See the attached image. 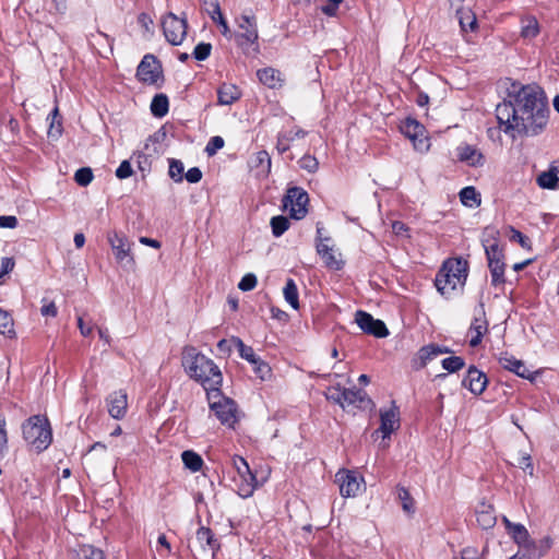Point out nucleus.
Listing matches in <instances>:
<instances>
[{
  "label": "nucleus",
  "instance_id": "nucleus-39",
  "mask_svg": "<svg viewBox=\"0 0 559 559\" xmlns=\"http://www.w3.org/2000/svg\"><path fill=\"white\" fill-rule=\"evenodd\" d=\"M457 15H459V22H460V26L462 28V31L464 32H467V31H475L476 27H477V19H476V15L469 11V10H459L457 11Z\"/></svg>",
  "mask_w": 559,
  "mask_h": 559
},
{
  "label": "nucleus",
  "instance_id": "nucleus-40",
  "mask_svg": "<svg viewBox=\"0 0 559 559\" xmlns=\"http://www.w3.org/2000/svg\"><path fill=\"white\" fill-rule=\"evenodd\" d=\"M231 341L234 345L237 347L241 358L246 359L250 364L257 362L259 356L255 355L251 346L245 345V343L239 337L236 336H233Z\"/></svg>",
  "mask_w": 559,
  "mask_h": 559
},
{
  "label": "nucleus",
  "instance_id": "nucleus-37",
  "mask_svg": "<svg viewBox=\"0 0 559 559\" xmlns=\"http://www.w3.org/2000/svg\"><path fill=\"white\" fill-rule=\"evenodd\" d=\"M285 300L292 306L293 309H299V294L298 288L293 278H288L283 289Z\"/></svg>",
  "mask_w": 559,
  "mask_h": 559
},
{
  "label": "nucleus",
  "instance_id": "nucleus-9",
  "mask_svg": "<svg viewBox=\"0 0 559 559\" xmlns=\"http://www.w3.org/2000/svg\"><path fill=\"white\" fill-rule=\"evenodd\" d=\"M107 240L112 249L117 262L123 266L132 267L134 265V258L131 253V243L129 239L121 233L109 231Z\"/></svg>",
  "mask_w": 559,
  "mask_h": 559
},
{
  "label": "nucleus",
  "instance_id": "nucleus-32",
  "mask_svg": "<svg viewBox=\"0 0 559 559\" xmlns=\"http://www.w3.org/2000/svg\"><path fill=\"white\" fill-rule=\"evenodd\" d=\"M241 96L240 91L234 84L223 83L217 90L218 105H231Z\"/></svg>",
  "mask_w": 559,
  "mask_h": 559
},
{
  "label": "nucleus",
  "instance_id": "nucleus-7",
  "mask_svg": "<svg viewBox=\"0 0 559 559\" xmlns=\"http://www.w3.org/2000/svg\"><path fill=\"white\" fill-rule=\"evenodd\" d=\"M308 203V193L300 187L289 188L283 199L284 209L289 212V216L294 219H301L307 215Z\"/></svg>",
  "mask_w": 559,
  "mask_h": 559
},
{
  "label": "nucleus",
  "instance_id": "nucleus-19",
  "mask_svg": "<svg viewBox=\"0 0 559 559\" xmlns=\"http://www.w3.org/2000/svg\"><path fill=\"white\" fill-rule=\"evenodd\" d=\"M457 159L471 167H479L485 163L483 153L475 146L462 143L456 147Z\"/></svg>",
  "mask_w": 559,
  "mask_h": 559
},
{
  "label": "nucleus",
  "instance_id": "nucleus-52",
  "mask_svg": "<svg viewBox=\"0 0 559 559\" xmlns=\"http://www.w3.org/2000/svg\"><path fill=\"white\" fill-rule=\"evenodd\" d=\"M298 164L301 169H304L310 174L316 173L319 168L318 159L314 156L309 155V154L304 155L299 159Z\"/></svg>",
  "mask_w": 559,
  "mask_h": 559
},
{
  "label": "nucleus",
  "instance_id": "nucleus-23",
  "mask_svg": "<svg viewBox=\"0 0 559 559\" xmlns=\"http://www.w3.org/2000/svg\"><path fill=\"white\" fill-rule=\"evenodd\" d=\"M108 413L115 419H121L127 412V393L123 390L115 391L106 399Z\"/></svg>",
  "mask_w": 559,
  "mask_h": 559
},
{
  "label": "nucleus",
  "instance_id": "nucleus-26",
  "mask_svg": "<svg viewBox=\"0 0 559 559\" xmlns=\"http://www.w3.org/2000/svg\"><path fill=\"white\" fill-rule=\"evenodd\" d=\"M476 521L483 530H490L496 525L497 518L492 506L480 503L476 511Z\"/></svg>",
  "mask_w": 559,
  "mask_h": 559
},
{
  "label": "nucleus",
  "instance_id": "nucleus-33",
  "mask_svg": "<svg viewBox=\"0 0 559 559\" xmlns=\"http://www.w3.org/2000/svg\"><path fill=\"white\" fill-rule=\"evenodd\" d=\"M197 540L203 549L207 547L213 552L219 549V543L211 528L201 526L197 531Z\"/></svg>",
  "mask_w": 559,
  "mask_h": 559
},
{
  "label": "nucleus",
  "instance_id": "nucleus-42",
  "mask_svg": "<svg viewBox=\"0 0 559 559\" xmlns=\"http://www.w3.org/2000/svg\"><path fill=\"white\" fill-rule=\"evenodd\" d=\"M74 559H105L104 552L90 545L79 548Z\"/></svg>",
  "mask_w": 559,
  "mask_h": 559
},
{
  "label": "nucleus",
  "instance_id": "nucleus-51",
  "mask_svg": "<svg viewBox=\"0 0 559 559\" xmlns=\"http://www.w3.org/2000/svg\"><path fill=\"white\" fill-rule=\"evenodd\" d=\"M253 367V371L258 378L261 380H266L271 377L272 370L269 364L263 361L260 357L257 359V362L251 364Z\"/></svg>",
  "mask_w": 559,
  "mask_h": 559
},
{
  "label": "nucleus",
  "instance_id": "nucleus-44",
  "mask_svg": "<svg viewBox=\"0 0 559 559\" xmlns=\"http://www.w3.org/2000/svg\"><path fill=\"white\" fill-rule=\"evenodd\" d=\"M168 175L175 182H181L183 180V163L176 158H169Z\"/></svg>",
  "mask_w": 559,
  "mask_h": 559
},
{
  "label": "nucleus",
  "instance_id": "nucleus-6",
  "mask_svg": "<svg viewBox=\"0 0 559 559\" xmlns=\"http://www.w3.org/2000/svg\"><path fill=\"white\" fill-rule=\"evenodd\" d=\"M207 401L210 409L214 413L222 425L234 427L237 423V405L234 400L225 396L221 388L209 392Z\"/></svg>",
  "mask_w": 559,
  "mask_h": 559
},
{
  "label": "nucleus",
  "instance_id": "nucleus-15",
  "mask_svg": "<svg viewBox=\"0 0 559 559\" xmlns=\"http://www.w3.org/2000/svg\"><path fill=\"white\" fill-rule=\"evenodd\" d=\"M342 408L354 406L359 409H371L374 404L371 399L368 397L366 391L361 389H345L343 394Z\"/></svg>",
  "mask_w": 559,
  "mask_h": 559
},
{
  "label": "nucleus",
  "instance_id": "nucleus-27",
  "mask_svg": "<svg viewBox=\"0 0 559 559\" xmlns=\"http://www.w3.org/2000/svg\"><path fill=\"white\" fill-rule=\"evenodd\" d=\"M537 185L542 189L556 190L559 188V166L550 165L549 168L540 173L536 178Z\"/></svg>",
  "mask_w": 559,
  "mask_h": 559
},
{
  "label": "nucleus",
  "instance_id": "nucleus-16",
  "mask_svg": "<svg viewBox=\"0 0 559 559\" xmlns=\"http://www.w3.org/2000/svg\"><path fill=\"white\" fill-rule=\"evenodd\" d=\"M498 236L499 231L496 230L492 227H486L483 233V246L485 249L487 261H500L504 260V254L502 252V249L499 248L498 245Z\"/></svg>",
  "mask_w": 559,
  "mask_h": 559
},
{
  "label": "nucleus",
  "instance_id": "nucleus-21",
  "mask_svg": "<svg viewBox=\"0 0 559 559\" xmlns=\"http://www.w3.org/2000/svg\"><path fill=\"white\" fill-rule=\"evenodd\" d=\"M499 365L511 372H514L516 376L523 378L533 380L534 377L532 376V372L527 369L525 364L516 359L514 356L509 355L508 353H503L499 356Z\"/></svg>",
  "mask_w": 559,
  "mask_h": 559
},
{
  "label": "nucleus",
  "instance_id": "nucleus-41",
  "mask_svg": "<svg viewBox=\"0 0 559 559\" xmlns=\"http://www.w3.org/2000/svg\"><path fill=\"white\" fill-rule=\"evenodd\" d=\"M270 224L274 237H281L290 226L289 219L283 215L273 216Z\"/></svg>",
  "mask_w": 559,
  "mask_h": 559
},
{
  "label": "nucleus",
  "instance_id": "nucleus-5",
  "mask_svg": "<svg viewBox=\"0 0 559 559\" xmlns=\"http://www.w3.org/2000/svg\"><path fill=\"white\" fill-rule=\"evenodd\" d=\"M238 31L233 33L236 45L243 53L251 51L258 53L259 48V31L257 19L253 14H241L235 19Z\"/></svg>",
  "mask_w": 559,
  "mask_h": 559
},
{
  "label": "nucleus",
  "instance_id": "nucleus-30",
  "mask_svg": "<svg viewBox=\"0 0 559 559\" xmlns=\"http://www.w3.org/2000/svg\"><path fill=\"white\" fill-rule=\"evenodd\" d=\"M259 81L269 88H277L282 85L281 72L274 68L266 67L257 71Z\"/></svg>",
  "mask_w": 559,
  "mask_h": 559
},
{
  "label": "nucleus",
  "instance_id": "nucleus-3",
  "mask_svg": "<svg viewBox=\"0 0 559 559\" xmlns=\"http://www.w3.org/2000/svg\"><path fill=\"white\" fill-rule=\"evenodd\" d=\"M467 278V262L463 259L447 260L436 275L435 286L445 298L462 289Z\"/></svg>",
  "mask_w": 559,
  "mask_h": 559
},
{
  "label": "nucleus",
  "instance_id": "nucleus-35",
  "mask_svg": "<svg viewBox=\"0 0 559 559\" xmlns=\"http://www.w3.org/2000/svg\"><path fill=\"white\" fill-rule=\"evenodd\" d=\"M181 460L186 468L192 473L201 471L204 462L202 456L193 450H186L181 453Z\"/></svg>",
  "mask_w": 559,
  "mask_h": 559
},
{
  "label": "nucleus",
  "instance_id": "nucleus-62",
  "mask_svg": "<svg viewBox=\"0 0 559 559\" xmlns=\"http://www.w3.org/2000/svg\"><path fill=\"white\" fill-rule=\"evenodd\" d=\"M511 240L518 241L522 248L530 249L531 240L527 236L523 235L520 230L511 227Z\"/></svg>",
  "mask_w": 559,
  "mask_h": 559
},
{
  "label": "nucleus",
  "instance_id": "nucleus-34",
  "mask_svg": "<svg viewBox=\"0 0 559 559\" xmlns=\"http://www.w3.org/2000/svg\"><path fill=\"white\" fill-rule=\"evenodd\" d=\"M488 267L490 271L491 285L495 287H500L506 283L504 270L506 263L504 260L500 261H490L488 262Z\"/></svg>",
  "mask_w": 559,
  "mask_h": 559
},
{
  "label": "nucleus",
  "instance_id": "nucleus-14",
  "mask_svg": "<svg viewBox=\"0 0 559 559\" xmlns=\"http://www.w3.org/2000/svg\"><path fill=\"white\" fill-rule=\"evenodd\" d=\"M357 325L367 334L376 337H385L389 335V330L383 321L374 319L370 313L358 310L355 316Z\"/></svg>",
  "mask_w": 559,
  "mask_h": 559
},
{
  "label": "nucleus",
  "instance_id": "nucleus-61",
  "mask_svg": "<svg viewBox=\"0 0 559 559\" xmlns=\"http://www.w3.org/2000/svg\"><path fill=\"white\" fill-rule=\"evenodd\" d=\"M133 174L132 166L129 160H122L116 169V176L119 179H127Z\"/></svg>",
  "mask_w": 559,
  "mask_h": 559
},
{
  "label": "nucleus",
  "instance_id": "nucleus-60",
  "mask_svg": "<svg viewBox=\"0 0 559 559\" xmlns=\"http://www.w3.org/2000/svg\"><path fill=\"white\" fill-rule=\"evenodd\" d=\"M43 306L40 308V313L43 317H51L55 318L58 314L57 306L53 301H47L46 298H43Z\"/></svg>",
  "mask_w": 559,
  "mask_h": 559
},
{
  "label": "nucleus",
  "instance_id": "nucleus-49",
  "mask_svg": "<svg viewBox=\"0 0 559 559\" xmlns=\"http://www.w3.org/2000/svg\"><path fill=\"white\" fill-rule=\"evenodd\" d=\"M93 178V171L88 167H82L78 169L74 174V180L81 187L88 186L92 182Z\"/></svg>",
  "mask_w": 559,
  "mask_h": 559
},
{
  "label": "nucleus",
  "instance_id": "nucleus-28",
  "mask_svg": "<svg viewBox=\"0 0 559 559\" xmlns=\"http://www.w3.org/2000/svg\"><path fill=\"white\" fill-rule=\"evenodd\" d=\"M502 522L507 528L508 534L519 546H524L525 543H528L530 534L523 524L512 523L507 516L502 518Z\"/></svg>",
  "mask_w": 559,
  "mask_h": 559
},
{
  "label": "nucleus",
  "instance_id": "nucleus-45",
  "mask_svg": "<svg viewBox=\"0 0 559 559\" xmlns=\"http://www.w3.org/2000/svg\"><path fill=\"white\" fill-rule=\"evenodd\" d=\"M442 368L448 372H457L465 366V360L460 356H451L442 359Z\"/></svg>",
  "mask_w": 559,
  "mask_h": 559
},
{
  "label": "nucleus",
  "instance_id": "nucleus-63",
  "mask_svg": "<svg viewBox=\"0 0 559 559\" xmlns=\"http://www.w3.org/2000/svg\"><path fill=\"white\" fill-rule=\"evenodd\" d=\"M185 178L190 183H197L202 179V171L199 167H192L185 174Z\"/></svg>",
  "mask_w": 559,
  "mask_h": 559
},
{
  "label": "nucleus",
  "instance_id": "nucleus-29",
  "mask_svg": "<svg viewBox=\"0 0 559 559\" xmlns=\"http://www.w3.org/2000/svg\"><path fill=\"white\" fill-rule=\"evenodd\" d=\"M520 36L524 40H532L540 33L537 19L533 15L523 16L520 21Z\"/></svg>",
  "mask_w": 559,
  "mask_h": 559
},
{
  "label": "nucleus",
  "instance_id": "nucleus-55",
  "mask_svg": "<svg viewBox=\"0 0 559 559\" xmlns=\"http://www.w3.org/2000/svg\"><path fill=\"white\" fill-rule=\"evenodd\" d=\"M7 421L4 416L0 415V460L4 457L8 450Z\"/></svg>",
  "mask_w": 559,
  "mask_h": 559
},
{
  "label": "nucleus",
  "instance_id": "nucleus-31",
  "mask_svg": "<svg viewBox=\"0 0 559 559\" xmlns=\"http://www.w3.org/2000/svg\"><path fill=\"white\" fill-rule=\"evenodd\" d=\"M437 357L435 352V344H428L418 349L416 355L412 358V367L415 370H420L427 366L429 361Z\"/></svg>",
  "mask_w": 559,
  "mask_h": 559
},
{
  "label": "nucleus",
  "instance_id": "nucleus-13",
  "mask_svg": "<svg viewBox=\"0 0 559 559\" xmlns=\"http://www.w3.org/2000/svg\"><path fill=\"white\" fill-rule=\"evenodd\" d=\"M335 483L340 487V493L344 498L356 497L360 490L362 478L349 469H340L335 474Z\"/></svg>",
  "mask_w": 559,
  "mask_h": 559
},
{
  "label": "nucleus",
  "instance_id": "nucleus-43",
  "mask_svg": "<svg viewBox=\"0 0 559 559\" xmlns=\"http://www.w3.org/2000/svg\"><path fill=\"white\" fill-rule=\"evenodd\" d=\"M397 497L402 502L403 510L407 513H414L415 502L409 491L405 487L397 486Z\"/></svg>",
  "mask_w": 559,
  "mask_h": 559
},
{
  "label": "nucleus",
  "instance_id": "nucleus-50",
  "mask_svg": "<svg viewBox=\"0 0 559 559\" xmlns=\"http://www.w3.org/2000/svg\"><path fill=\"white\" fill-rule=\"evenodd\" d=\"M212 45L210 43L202 41L194 47L192 57L198 61H204L210 57Z\"/></svg>",
  "mask_w": 559,
  "mask_h": 559
},
{
  "label": "nucleus",
  "instance_id": "nucleus-59",
  "mask_svg": "<svg viewBox=\"0 0 559 559\" xmlns=\"http://www.w3.org/2000/svg\"><path fill=\"white\" fill-rule=\"evenodd\" d=\"M343 0H328L326 3L321 7V11L326 16H335Z\"/></svg>",
  "mask_w": 559,
  "mask_h": 559
},
{
  "label": "nucleus",
  "instance_id": "nucleus-48",
  "mask_svg": "<svg viewBox=\"0 0 559 559\" xmlns=\"http://www.w3.org/2000/svg\"><path fill=\"white\" fill-rule=\"evenodd\" d=\"M254 166L258 168H261L262 171L269 174L271 170V166H272V160H271L270 154L264 150L259 151L255 154Z\"/></svg>",
  "mask_w": 559,
  "mask_h": 559
},
{
  "label": "nucleus",
  "instance_id": "nucleus-25",
  "mask_svg": "<svg viewBox=\"0 0 559 559\" xmlns=\"http://www.w3.org/2000/svg\"><path fill=\"white\" fill-rule=\"evenodd\" d=\"M237 493L241 498H249L258 488V480L255 474L249 471L248 474H239L234 478Z\"/></svg>",
  "mask_w": 559,
  "mask_h": 559
},
{
  "label": "nucleus",
  "instance_id": "nucleus-10",
  "mask_svg": "<svg viewBox=\"0 0 559 559\" xmlns=\"http://www.w3.org/2000/svg\"><path fill=\"white\" fill-rule=\"evenodd\" d=\"M400 130L413 142L415 150L428 151L430 144L425 135L426 129L419 121L408 117L401 123Z\"/></svg>",
  "mask_w": 559,
  "mask_h": 559
},
{
  "label": "nucleus",
  "instance_id": "nucleus-4",
  "mask_svg": "<svg viewBox=\"0 0 559 559\" xmlns=\"http://www.w3.org/2000/svg\"><path fill=\"white\" fill-rule=\"evenodd\" d=\"M22 432L24 440L38 452L46 450L52 440L50 424L40 415L26 419L22 425Z\"/></svg>",
  "mask_w": 559,
  "mask_h": 559
},
{
  "label": "nucleus",
  "instance_id": "nucleus-8",
  "mask_svg": "<svg viewBox=\"0 0 559 559\" xmlns=\"http://www.w3.org/2000/svg\"><path fill=\"white\" fill-rule=\"evenodd\" d=\"M162 27L166 40L174 46H178L186 38L188 22L186 17H178L169 12L163 17Z\"/></svg>",
  "mask_w": 559,
  "mask_h": 559
},
{
  "label": "nucleus",
  "instance_id": "nucleus-54",
  "mask_svg": "<svg viewBox=\"0 0 559 559\" xmlns=\"http://www.w3.org/2000/svg\"><path fill=\"white\" fill-rule=\"evenodd\" d=\"M51 123L48 130V135L51 138H59L62 133V123L60 120L57 121L58 118V108L56 107L51 114Z\"/></svg>",
  "mask_w": 559,
  "mask_h": 559
},
{
  "label": "nucleus",
  "instance_id": "nucleus-58",
  "mask_svg": "<svg viewBox=\"0 0 559 559\" xmlns=\"http://www.w3.org/2000/svg\"><path fill=\"white\" fill-rule=\"evenodd\" d=\"M233 467L236 469L237 475L239 474H248L250 469L248 462L239 455H235L231 459Z\"/></svg>",
  "mask_w": 559,
  "mask_h": 559
},
{
  "label": "nucleus",
  "instance_id": "nucleus-22",
  "mask_svg": "<svg viewBox=\"0 0 559 559\" xmlns=\"http://www.w3.org/2000/svg\"><path fill=\"white\" fill-rule=\"evenodd\" d=\"M204 4L206 5V12L211 20L221 27V34L225 38L230 39L233 37V32L222 13L218 0L205 1Z\"/></svg>",
  "mask_w": 559,
  "mask_h": 559
},
{
  "label": "nucleus",
  "instance_id": "nucleus-20",
  "mask_svg": "<svg viewBox=\"0 0 559 559\" xmlns=\"http://www.w3.org/2000/svg\"><path fill=\"white\" fill-rule=\"evenodd\" d=\"M487 331L488 322L485 318L484 306L480 305L478 314H475L468 329V332L472 334L469 346L477 347L481 343L483 336L485 333H487Z\"/></svg>",
  "mask_w": 559,
  "mask_h": 559
},
{
  "label": "nucleus",
  "instance_id": "nucleus-46",
  "mask_svg": "<svg viewBox=\"0 0 559 559\" xmlns=\"http://www.w3.org/2000/svg\"><path fill=\"white\" fill-rule=\"evenodd\" d=\"M0 333L11 336L14 334L13 319L11 314L0 308Z\"/></svg>",
  "mask_w": 559,
  "mask_h": 559
},
{
  "label": "nucleus",
  "instance_id": "nucleus-18",
  "mask_svg": "<svg viewBox=\"0 0 559 559\" xmlns=\"http://www.w3.org/2000/svg\"><path fill=\"white\" fill-rule=\"evenodd\" d=\"M308 132L297 126L290 129H283L278 132L276 138V150L280 154L289 151L292 143L296 140L306 138Z\"/></svg>",
  "mask_w": 559,
  "mask_h": 559
},
{
  "label": "nucleus",
  "instance_id": "nucleus-38",
  "mask_svg": "<svg viewBox=\"0 0 559 559\" xmlns=\"http://www.w3.org/2000/svg\"><path fill=\"white\" fill-rule=\"evenodd\" d=\"M460 200L467 207H476L480 204V195L472 186L465 187L460 191Z\"/></svg>",
  "mask_w": 559,
  "mask_h": 559
},
{
  "label": "nucleus",
  "instance_id": "nucleus-47",
  "mask_svg": "<svg viewBox=\"0 0 559 559\" xmlns=\"http://www.w3.org/2000/svg\"><path fill=\"white\" fill-rule=\"evenodd\" d=\"M520 547H521L522 551H519V552L524 559H540L542 558V552L538 551L536 542L528 539V543H525L524 546H520Z\"/></svg>",
  "mask_w": 559,
  "mask_h": 559
},
{
  "label": "nucleus",
  "instance_id": "nucleus-56",
  "mask_svg": "<svg viewBox=\"0 0 559 559\" xmlns=\"http://www.w3.org/2000/svg\"><path fill=\"white\" fill-rule=\"evenodd\" d=\"M257 284V276L253 273H248L238 283V288L242 292H249L252 290Z\"/></svg>",
  "mask_w": 559,
  "mask_h": 559
},
{
  "label": "nucleus",
  "instance_id": "nucleus-53",
  "mask_svg": "<svg viewBox=\"0 0 559 559\" xmlns=\"http://www.w3.org/2000/svg\"><path fill=\"white\" fill-rule=\"evenodd\" d=\"M343 394L344 388L341 384H336L328 388L325 397L342 407Z\"/></svg>",
  "mask_w": 559,
  "mask_h": 559
},
{
  "label": "nucleus",
  "instance_id": "nucleus-36",
  "mask_svg": "<svg viewBox=\"0 0 559 559\" xmlns=\"http://www.w3.org/2000/svg\"><path fill=\"white\" fill-rule=\"evenodd\" d=\"M169 110L168 97L165 94H157L151 103V111L154 117L163 118Z\"/></svg>",
  "mask_w": 559,
  "mask_h": 559
},
{
  "label": "nucleus",
  "instance_id": "nucleus-64",
  "mask_svg": "<svg viewBox=\"0 0 559 559\" xmlns=\"http://www.w3.org/2000/svg\"><path fill=\"white\" fill-rule=\"evenodd\" d=\"M519 466L524 471L527 472L530 475H533L534 467L532 463V459L528 454L523 455L519 460Z\"/></svg>",
  "mask_w": 559,
  "mask_h": 559
},
{
  "label": "nucleus",
  "instance_id": "nucleus-12",
  "mask_svg": "<svg viewBox=\"0 0 559 559\" xmlns=\"http://www.w3.org/2000/svg\"><path fill=\"white\" fill-rule=\"evenodd\" d=\"M322 230L323 227L320 224H317V253L321 257V259L324 261V264L329 269L338 271L343 267V262L336 259L333 247L329 245L331 238L322 237Z\"/></svg>",
  "mask_w": 559,
  "mask_h": 559
},
{
  "label": "nucleus",
  "instance_id": "nucleus-1",
  "mask_svg": "<svg viewBox=\"0 0 559 559\" xmlns=\"http://www.w3.org/2000/svg\"><path fill=\"white\" fill-rule=\"evenodd\" d=\"M496 118L499 129L513 140L540 134L549 118L544 90L537 84L512 81L507 87V97L496 107Z\"/></svg>",
  "mask_w": 559,
  "mask_h": 559
},
{
  "label": "nucleus",
  "instance_id": "nucleus-2",
  "mask_svg": "<svg viewBox=\"0 0 559 559\" xmlns=\"http://www.w3.org/2000/svg\"><path fill=\"white\" fill-rule=\"evenodd\" d=\"M182 366L188 376L204 388L206 394L221 388L223 376L218 366L194 347L185 348Z\"/></svg>",
  "mask_w": 559,
  "mask_h": 559
},
{
  "label": "nucleus",
  "instance_id": "nucleus-17",
  "mask_svg": "<svg viewBox=\"0 0 559 559\" xmlns=\"http://www.w3.org/2000/svg\"><path fill=\"white\" fill-rule=\"evenodd\" d=\"M488 378L486 373L477 369L475 366H469L462 381V385L471 393L480 395L487 388Z\"/></svg>",
  "mask_w": 559,
  "mask_h": 559
},
{
  "label": "nucleus",
  "instance_id": "nucleus-57",
  "mask_svg": "<svg viewBox=\"0 0 559 559\" xmlns=\"http://www.w3.org/2000/svg\"><path fill=\"white\" fill-rule=\"evenodd\" d=\"M224 146V140L222 136H212L205 146V153L209 156H213Z\"/></svg>",
  "mask_w": 559,
  "mask_h": 559
},
{
  "label": "nucleus",
  "instance_id": "nucleus-11",
  "mask_svg": "<svg viewBox=\"0 0 559 559\" xmlns=\"http://www.w3.org/2000/svg\"><path fill=\"white\" fill-rule=\"evenodd\" d=\"M163 76L162 66L153 55H145L138 66L136 78L146 84H156Z\"/></svg>",
  "mask_w": 559,
  "mask_h": 559
},
{
  "label": "nucleus",
  "instance_id": "nucleus-24",
  "mask_svg": "<svg viewBox=\"0 0 559 559\" xmlns=\"http://www.w3.org/2000/svg\"><path fill=\"white\" fill-rule=\"evenodd\" d=\"M400 427L399 409L396 406L388 411L380 412V427L378 431L382 433L383 438L390 435Z\"/></svg>",
  "mask_w": 559,
  "mask_h": 559
}]
</instances>
